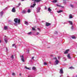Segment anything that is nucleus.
<instances>
[{
	"instance_id": "nucleus-1",
	"label": "nucleus",
	"mask_w": 77,
	"mask_h": 77,
	"mask_svg": "<svg viewBox=\"0 0 77 77\" xmlns=\"http://www.w3.org/2000/svg\"><path fill=\"white\" fill-rule=\"evenodd\" d=\"M14 21L16 23H17L18 22V24H19L20 22V20L18 19H18L17 18L14 19Z\"/></svg>"
},
{
	"instance_id": "nucleus-2",
	"label": "nucleus",
	"mask_w": 77,
	"mask_h": 77,
	"mask_svg": "<svg viewBox=\"0 0 77 77\" xmlns=\"http://www.w3.org/2000/svg\"><path fill=\"white\" fill-rule=\"evenodd\" d=\"M20 57H21V60L22 62H25L24 60V56L23 55H22V56H20Z\"/></svg>"
},
{
	"instance_id": "nucleus-3",
	"label": "nucleus",
	"mask_w": 77,
	"mask_h": 77,
	"mask_svg": "<svg viewBox=\"0 0 77 77\" xmlns=\"http://www.w3.org/2000/svg\"><path fill=\"white\" fill-rule=\"evenodd\" d=\"M34 1V3H36V2H37L38 3L40 2H41V0H32V1Z\"/></svg>"
},
{
	"instance_id": "nucleus-4",
	"label": "nucleus",
	"mask_w": 77,
	"mask_h": 77,
	"mask_svg": "<svg viewBox=\"0 0 77 77\" xmlns=\"http://www.w3.org/2000/svg\"><path fill=\"white\" fill-rule=\"evenodd\" d=\"M51 24L50 23H49L47 22L46 23V26H50Z\"/></svg>"
},
{
	"instance_id": "nucleus-5",
	"label": "nucleus",
	"mask_w": 77,
	"mask_h": 77,
	"mask_svg": "<svg viewBox=\"0 0 77 77\" xmlns=\"http://www.w3.org/2000/svg\"><path fill=\"white\" fill-rule=\"evenodd\" d=\"M60 74H63V69H60Z\"/></svg>"
},
{
	"instance_id": "nucleus-6",
	"label": "nucleus",
	"mask_w": 77,
	"mask_h": 77,
	"mask_svg": "<svg viewBox=\"0 0 77 77\" xmlns=\"http://www.w3.org/2000/svg\"><path fill=\"white\" fill-rule=\"evenodd\" d=\"M67 57L68 58V59H71V57H70V54H69L67 55Z\"/></svg>"
},
{
	"instance_id": "nucleus-7",
	"label": "nucleus",
	"mask_w": 77,
	"mask_h": 77,
	"mask_svg": "<svg viewBox=\"0 0 77 77\" xmlns=\"http://www.w3.org/2000/svg\"><path fill=\"white\" fill-rule=\"evenodd\" d=\"M68 22L69 24H70V25H72V24H73V23H72V21H68Z\"/></svg>"
},
{
	"instance_id": "nucleus-8",
	"label": "nucleus",
	"mask_w": 77,
	"mask_h": 77,
	"mask_svg": "<svg viewBox=\"0 0 77 77\" xmlns=\"http://www.w3.org/2000/svg\"><path fill=\"white\" fill-rule=\"evenodd\" d=\"M12 11L13 12H15V8H14L12 10Z\"/></svg>"
},
{
	"instance_id": "nucleus-9",
	"label": "nucleus",
	"mask_w": 77,
	"mask_h": 77,
	"mask_svg": "<svg viewBox=\"0 0 77 77\" xmlns=\"http://www.w3.org/2000/svg\"><path fill=\"white\" fill-rule=\"evenodd\" d=\"M69 51V49H67L66 50V51L64 53V54H67V53H68V51Z\"/></svg>"
},
{
	"instance_id": "nucleus-10",
	"label": "nucleus",
	"mask_w": 77,
	"mask_h": 77,
	"mask_svg": "<svg viewBox=\"0 0 77 77\" xmlns=\"http://www.w3.org/2000/svg\"><path fill=\"white\" fill-rule=\"evenodd\" d=\"M59 62V61H58L57 60H56L55 61V63H56V64L57 65L58 64V63Z\"/></svg>"
},
{
	"instance_id": "nucleus-11",
	"label": "nucleus",
	"mask_w": 77,
	"mask_h": 77,
	"mask_svg": "<svg viewBox=\"0 0 77 77\" xmlns=\"http://www.w3.org/2000/svg\"><path fill=\"white\" fill-rule=\"evenodd\" d=\"M25 68H26L27 69H29V70H30V69H31L30 68L27 67V66H25Z\"/></svg>"
},
{
	"instance_id": "nucleus-12",
	"label": "nucleus",
	"mask_w": 77,
	"mask_h": 77,
	"mask_svg": "<svg viewBox=\"0 0 77 77\" xmlns=\"http://www.w3.org/2000/svg\"><path fill=\"white\" fill-rule=\"evenodd\" d=\"M27 12V11L25 10H23V11L22 12V14H26Z\"/></svg>"
},
{
	"instance_id": "nucleus-13",
	"label": "nucleus",
	"mask_w": 77,
	"mask_h": 77,
	"mask_svg": "<svg viewBox=\"0 0 77 77\" xmlns=\"http://www.w3.org/2000/svg\"><path fill=\"white\" fill-rule=\"evenodd\" d=\"M63 12V11H62V10H61L59 11H57V12L58 13H60V12Z\"/></svg>"
},
{
	"instance_id": "nucleus-14",
	"label": "nucleus",
	"mask_w": 77,
	"mask_h": 77,
	"mask_svg": "<svg viewBox=\"0 0 77 77\" xmlns=\"http://www.w3.org/2000/svg\"><path fill=\"white\" fill-rule=\"evenodd\" d=\"M57 1V0H54L52 2L53 3H56Z\"/></svg>"
},
{
	"instance_id": "nucleus-15",
	"label": "nucleus",
	"mask_w": 77,
	"mask_h": 77,
	"mask_svg": "<svg viewBox=\"0 0 77 77\" xmlns=\"http://www.w3.org/2000/svg\"><path fill=\"white\" fill-rule=\"evenodd\" d=\"M25 24L27 25H28V24H29V23H28V22H27L26 21H25Z\"/></svg>"
},
{
	"instance_id": "nucleus-16",
	"label": "nucleus",
	"mask_w": 77,
	"mask_h": 77,
	"mask_svg": "<svg viewBox=\"0 0 77 77\" xmlns=\"http://www.w3.org/2000/svg\"><path fill=\"white\" fill-rule=\"evenodd\" d=\"M8 29V27H7V26H5L4 27V29H5V30H6V29Z\"/></svg>"
},
{
	"instance_id": "nucleus-17",
	"label": "nucleus",
	"mask_w": 77,
	"mask_h": 77,
	"mask_svg": "<svg viewBox=\"0 0 77 77\" xmlns=\"http://www.w3.org/2000/svg\"><path fill=\"white\" fill-rule=\"evenodd\" d=\"M5 42L6 43H7L8 42V40L6 39H4Z\"/></svg>"
},
{
	"instance_id": "nucleus-18",
	"label": "nucleus",
	"mask_w": 77,
	"mask_h": 77,
	"mask_svg": "<svg viewBox=\"0 0 77 77\" xmlns=\"http://www.w3.org/2000/svg\"><path fill=\"white\" fill-rule=\"evenodd\" d=\"M48 11H51V9H50V8H48Z\"/></svg>"
},
{
	"instance_id": "nucleus-19",
	"label": "nucleus",
	"mask_w": 77,
	"mask_h": 77,
	"mask_svg": "<svg viewBox=\"0 0 77 77\" xmlns=\"http://www.w3.org/2000/svg\"><path fill=\"white\" fill-rule=\"evenodd\" d=\"M32 69H33L34 70L35 69H36V67L35 66H34L32 68Z\"/></svg>"
},
{
	"instance_id": "nucleus-20",
	"label": "nucleus",
	"mask_w": 77,
	"mask_h": 77,
	"mask_svg": "<svg viewBox=\"0 0 77 77\" xmlns=\"http://www.w3.org/2000/svg\"><path fill=\"white\" fill-rule=\"evenodd\" d=\"M44 65H47V63L45 62H44Z\"/></svg>"
},
{
	"instance_id": "nucleus-21",
	"label": "nucleus",
	"mask_w": 77,
	"mask_h": 77,
	"mask_svg": "<svg viewBox=\"0 0 77 77\" xmlns=\"http://www.w3.org/2000/svg\"><path fill=\"white\" fill-rule=\"evenodd\" d=\"M27 12H28V13H30V9H28Z\"/></svg>"
},
{
	"instance_id": "nucleus-22",
	"label": "nucleus",
	"mask_w": 77,
	"mask_h": 77,
	"mask_svg": "<svg viewBox=\"0 0 77 77\" xmlns=\"http://www.w3.org/2000/svg\"><path fill=\"white\" fill-rule=\"evenodd\" d=\"M69 69H74V68L72 67H70L69 68Z\"/></svg>"
},
{
	"instance_id": "nucleus-23",
	"label": "nucleus",
	"mask_w": 77,
	"mask_h": 77,
	"mask_svg": "<svg viewBox=\"0 0 77 77\" xmlns=\"http://www.w3.org/2000/svg\"><path fill=\"white\" fill-rule=\"evenodd\" d=\"M72 39H75V37L74 36H72Z\"/></svg>"
},
{
	"instance_id": "nucleus-24",
	"label": "nucleus",
	"mask_w": 77,
	"mask_h": 77,
	"mask_svg": "<svg viewBox=\"0 0 77 77\" xmlns=\"http://www.w3.org/2000/svg\"><path fill=\"white\" fill-rule=\"evenodd\" d=\"M72 18V16L71 15H69V18Z\"/></svg>"
},
{
	"instance_id": "nucleus-25",
	"label": "nucleus",
	"mask_w": 77,
	"mask_h": 77,
	"mask_svg": "<svg viewBox=\"0 0 77 77\" xmlns=\"http://www.w3.org/2000/svg\"><path fill=\"white\" fill-rule=\"evenodd\" d=\"M70 6H71L72 8H74V5L72 4H70Z\"/></svg>"
},
{
	"instance_id": "nucleus-26",
	"label": "nucleus",
	"mask_w": 77,
	"mask_h": 77,
	"mask_svg": "<svg viewBox=\"0 0 77 77\" xmlns=\"http://www.w3.org/2000/svg\"><path fill=\"white\" fill-rule=\"evenodd\" d=\"M12 75H15V73L14 72H13L12 73Z\"/></svg>"
},
{
	"instance_id": "nucleus-27",
	"label": "nucleus",
	"mask_w": 77,
	"mask_h": 77,
	"mask_svg": "<svg viewBox=\"0 0 77 77\" xmlns=\"http://www.w3.org/2000/svg\"><path fill=\"white\" fill-rule=\"evenodd\" d=\"M32 30H35V28L32 27Z\"/></svg>"
},
{
	"instance_id": "nucleus-28",
	"label": "nucleus",
	"mask_w": 77,
	"mask_h": 77,
	"mask_svg": "<svg viewBox=\"0 0 77 77\" xmlns=\"http://www.w3.org/2000/svg\"><path fill=\"white\" fill-rule=\"evenodd\" d=\"M35 58V57H32V60H34V58Z\"/></svg>"
},
{
	"instance_id": "nucleus-29",
	"label": "nucleus",
	"mask_w": 77,
	"mask_h": 77,
	"mask_svg": "<svg viewBox=\"0 0 77 77\" xmlns=\"http://www.w3.org/2000/svg\"><path fill=\"white\" fill-rule=\"evenodd\" d=\"M1 14V15H2V14H3V11H1L0 12Z\"/></svg>"
},
{
	"instance_id": "nucleus-30",
	"label": "nucleus",
	"mask_w": 77,
	"mask_h": 77,
	"mask_svg": "<svg viewBox=\"0 0 77 77\" xmlns=\"http://www.w3.org/2000/svg\"><path fill=\"white\" fill-rule=\"evenodd\" d=\"M32 32H29L28 33V34H29V35H30V34H31Z\"/></svg>"
},
{
	"instance_id": "nucleus-31",
	"label": "nucleus",
	"mask_w": 77,
	"mask_h": 77,
	"mask_svg": "<svg viewBox=\"0 0 77 77\" xmlns=\"http://www.w3.org/2000/svg\"><path fill=\"white\" fill-rule=\"evenodd\" d=\"M15 44H13L12 45V47H14V46H15Z\"/></svg>"
},
{
	"instance_id": "nucleus-32",
	"label": "nucleus",
	"mask_w": 77,
	"mask_h": 77,
	"mask_svg": "<svg viewBox=\"0 0 77 77\" xmlns=\"http://www.w3.org/2000/svg\"><path fill=\"white\" fill-rule=\"evenodd\" d=\"M11 58H12V59H14V56L12 55L11 57Z\"/></svg>"
},
{
	"instance_id": "nucleus-33",
	"label": "nucleus",
	"mask_w": 77,
	"mask_h": 77,
	"mask_svg": "<svg viewBox=\"0 0 77 77\" xmlns=\"http://www.w3.org/2000/svg\"><path fill=\"white\" fill-rule=\"evenodd\" d=\"M36 35H39V32H37V34H36Z\"/></svg>"
},
{
	"instance_id": "nucleus-34",
	"label": "nucleus",
	"mask_w": 77,
	"mask_h": 77,
	"mask_svg": "<svg viewBox=\"0 0 77 77\" xmlns=\"http://www.w3.org/2000/svg\"><path fill=\"white\" fill-rule=\"evenodd\" d=\"M36 5V4H33V6H35Z\"/></svg>"
},
{
	"instance_id": "nucleus-35",
	"label": "nucleus",
	"mask_w": 77,
	"mask_h": 77,
	"mask_svg": "<svg viewBox=\"0 0 77 77\" xmlns=\"http://www.w3.org/2000/svg\"><path fill=\"white\" fill-rule=\"evenodd\" d=\"M71 29H73V26H72L71 27Z\"/></svg>"
},
{
	"instance_id": "nucleus-36",
	"label": "nucleus",
	"mask_w": 77,
	"mask_h": 77,
	"mask_svg": "<svg viewBox=\"0 0 77 77\" xmlns=\"http://www.w3.org/2000/svg\"><path fill=\"white\" fill-rule=\"evenodd\" d=\"M57 7H59V6H60V5H57Z\"/></svg>"
},
{
	"instance_id": "nucleus-37",
	"label": "nucleus",
	"mask_w": 77,
	"mask_h": 77,
	"mask_svg": "<svg viewBox=\"0 0 77 77\" xmlns=\"http://www.w3.org/2000/svg\"><path fill=\"white\" fill-rule=\"evenodd\" d=\"M38 30H40V29L38 28Z\"/></svg>"
},
{
	"instance_id": "nucleus-38",
	"label": "nucleus",
	"mask_w": 77,
	"mask_h": 77,
	"mask_svg": "<svg viewBox=\"0 0 77 77\" xmlns=\"http://www.w3.org/2000/svg\"><path fill=\"white\" fill-rule=\"evenodd\" d=\"M60 58V57H58V59H59Z\"/></svg>"
},
{
	"instance_id": "nucleus-39",
	"label": "nucleus",
	"mask_w": 77,
	"mask_h": 77,
	"mask_svg": "<svg viewBox=\"0 0 77 77\" xmlns=\"http://www.w3.org/2000/svg\"><path fill=\"white\" fill-rule=\"evenodd\" d=\"M20 5H21V4L19 3V4H18V5H19V6H20Z\"/></svg>"
},
{
	"instance_id": "nucleus-40",
	"label": "nucleus",
	"mask_w": 77,
	"mask_h": 77,
	"mask_svg": "<svg viewBox=\"0 0 77 77\" xmlns=\"http://www.w3.org/2000/svg\"><path fill=\"white\" fill-rule=\"evenodd\" d=\"M37 11V12H39V11H38V10Z\"/></svg>"
},
{
	"instance_id": "nucleus-41",
	"label": "nucleus",
	"mask_w": 77,
	"mask_h": 77,
	"mask_svg": "<svg viewBox=\"0 0 77 77\" xmlns=\"http://www.w3.org/2000/svg\"><path fill=\"white\" fill-rule=\"evenodd\" d=\"M63 24H66V23H64Z\"/></svg>"
},
{
	"instance_id": "nucleus-42",
	"label": "nucleus",
	"mask_w": 77,
	"mask_h": 77,
	"mask_svg": "<svg viewBox=\"0 0 77 77\" xmlns=\"http://www.w3.org/2000/svg\"><path fill=\"white\" fill-rule=\"evenodd\" d=\"M74 77H77V75H76L75 76H74Z\"/></svg>"
},
{
	"instance_id": "nucleus-43",
	"label": "nucleus",
	"mask_w": 77,
	"mask_h": 77,
	"mask_svg": "<svg viewBox=\"0 0 77 77\" xmlns=\"http://www.w3.org/2000/svg\"><path fill=\"white\" fill-rule=\"evenodd\" d=\"M49 63H51V62H49Z\"/></svg>"
},
{
	"instance_id": "nucleus-44",
	"label": "nucleus",
	"mask_w": 77,
	"mask_h": 77,
	"mask_svg": "<svg viewBox=\"0 0 77 77\" xmlns=\"http://www.w3.org/2000/svg\"><path fill=\"white\" fill-rule=\"evenodd\" d=\"M1 40H0V43H1Z\"/></svg>"
},
{
	"instance_id": "nucleus-45",
	"label": "nucleus",
	"mask_w": 77,
	"mask_h": 77,
	"mask_svg": "<svg viewBox=\"0 0 77 77\" xmlns=\"http://www.w3.org/2000/svg\"><path fill=\"white\" fill-rule=\"evenodd\" d=\"M62 8H64V7L63 6L62 7Z\"/></svg>"
},
{
	"instance_id": "nucleus-46",
	"label": "nucleus",
	"mask_w": 77,
	"mask_h": 77,
	"mask_svg": "<svg viewBox=\"0 0 77 77\" xmlns=\"http://www.w3.org/2000/svg\"><path fill=\"white\" fill-rule=\"evenodd\" d=\"M21 74H20V75H21Z\"/></svg>"
},
{
	"instance_id": "nucleus-47",
	"label": "nucleus",
	"mask_w": 77,
	"mask_h": 77,
	"mask_svg": "<svg viewBox=\"0 0 77 77\" xmlns=\"http://www.w3.org/2000/svg\"><path fill=\"white\" fill-rule=\"evenodd\" d=\"M22 1H24V0H21Z\"/></svg>"
},
{
	"instance_id": "nucleus-48",
	"label": "nucleus",
	"mask_w": 77,
	"mask_h": 77,
	"mask_svg": "<svg viewBox=\"0 0 77 77\" xmlns=\"http://www.w3.org/2000/svg\"><path fill=\"white\" fill-rule=\"evenodd\" d=\"M50 13H52L51 12V11H50Z\"/></svg>"
},
{
	"instance_id": "nucleus-49",
	"label": "nucleus",
	"mask_w": 77,
	"mask_h": 77,
	"mask_svg": "<svg viewBox=\"0 0 77 77\" xmlns=\"http://www.w3.org/2000/svg\"><path fill=\"white\" fill-rule=\"evenodd\" d=\"M45 9H47V8H46V7H45Z\"/></svg>"
},
{
	"instance_id": "nucleus-50",
	"label": "nucleus",
	"mask_w": 77,
	"mask_h": 77,
	"mask_svg": "<svg viewBox=\"0 0 77 77\" xmlns=\"http://www.w3.org/2000/svg\"><path fill=\"white\" fill-rule=\"evenodd\" d=\"M56 32L57 33V32Z\"/></svg>"
}]
</instances>
